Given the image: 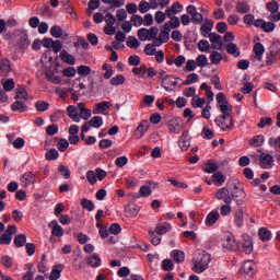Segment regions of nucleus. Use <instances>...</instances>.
Masks as SVG:
<instances>
[{
    "instance_id": "7",
    "label": "nucleus",
    "mask_w": 280,
    "mask_h": 280,
    "mask_svg": "<svg viewBox=\"0 0 280 280\" xmlns=\"http://www.w3.org/2000/svg\"><path fill=\"white\" fill-rule=\"evenodd\" d=\"M214 198L220 202H224V205H233L231 190H229L226 187L219 188L214 194Z\"/></svg>"
},
{
    "instance_id": "10",
    "label": "nucleus",
    "mask_w": 280,
    "mask_h": 280,
    "mask_svg": "<svg viewBox=\"0 0 280 280\" xmlns=\"http://www.w3.org/2000/svg\"><path fill=\"white\" fill-rule=\"evenodd\" d=\"M148 130H150V120L144 119V120L140 121L138 127L135 129L133 137L136 139H143V137H145V133L148 132Z\"/></svg>"
},
{
    "instance_id": "32",
    "label": "nucleus",
    "mask_w": 280,
    "mask_h": 280,
    "mask_svg": "<svg viewBox=\"0 0 280 280\" xmlns=\"http://www.w3.org/2000/svg\"><path fill=\"white\" fill-rule=\"evenodd\" d=\"M205 104H207V100L205 97H200V95H195L191 98L192 108H205Z\"/></svg>"
},
{
    "instance_id": "37",
    "label": "nucleus",
    "mask_w": 280,
    "mask_h": 280,
    "mask_svg": "<svg viewBox=\"0 0 280 280\" xmlns=\"http://www.w3.org/2000/svg\"><path fill=\"white\" fill-rule=\"evenodd\" d=\"M3 91L10 93L14 91V88L16 86V83L14 82V79H2L1 81Z\"/></svg>"
},
{
    "instance_id": "6",
    "label": "nucleus",
    "mask_w": 280,
    "mask_h": 280,
    "mask_svg": "<svg viewBox=\"0 0 280 280\" xmlns=\"http://www.w3.org/2000/svg\"><path fill=\"white\" fill-rule=\"evenodd\" d=\"M215 124L223 131L233 130V127L235 126V122H233V116L231 115L218 116L215 118Z\"/></svg>"
},
{
    "instance_id": "45",
    "label": "nucleus",
    "mask_w": 280,
    "mask_h": 280,
    "mask_svg": "<svg viewBox=\"0 0 280 280\" xmlns=\"http://www.w3.org/2000/svg\"><path fill=\"white\" fill-rule=\"evenodd\" d=\"M212 180H213L214 185H217V187H222V185H224L226 178L224 177V174H222V173H214L212 175Z\"/></svg>"
},
{
    "instance_id": "64",
    "label": "nucleus",
    "mask_w": 280,
    "mask_h": 280,
    "mask_svg": "<svg viewBox=\"0 0 280 280\" xmlns=\"http://www.w3.org/2000/svg\"><path fill=\"white\" fill-rule=\"evenodd\" d=\"M85 176L90 185H95L97 183V174L95 171H88Z\"/></svg>"
},
{
    "instance_id": "46",
    "label": "nucleus",
    "mask_w": 280,
    "mask_h": 280,
    "mask_svg": "<svg viewBox=\"0 0 280 280\" xmlns=\"http://www.w3.org/2000/svg\"><path fill=\"white\" fill-rule=\"evenodd\" d=\"M14 244L18 248H23L27 244V236L25 234H19L14 237Z\"/></svg>"
},
{
    "instance_id": "24",
    "label": "nucleus",
    "mask_w": 280,
    "mask_h": 280,
    "mask_svg": "<svg viewBox=\"0 0 280 280\" xmlns=\"http://www.w3.org/2000/svg\"><path fill=\"white\" fill-rule=\"evenodd\" d=\"M78 110L80 109L73 105L67 107L68 117H70V119H72V121L75 124H80L81 121L80 113Z\"/></svg>"
},
{
    "instance_id": "60",
    "label": "nucleus",
    "mask_w": 280,
    "mask_h": 280,
    "mask_svg": "<svg viewBox=\"0 0 280 280\" xmlns=\"http://www.w3.org/2000/svg\"><path fill=\"white\" fill-rule=\"evenodd\" d=\"M195 62L197 63V67L205 68L209 65V59L207 58V55H199Z\"/></svg>"
},
{
    "instance_id": "63",
    "label": "nucleus",
    "mask_w": 280,
    "mask_h": 280,
    "mask_svg": "<svg viewBox=\"0 0 280 280\" xmlns=\"http://www.w3.org/2000/svg\"><path fill=\"white\" fill-rule=\"evenodd\" d=\"M69 148V140L67 139H60L57 142V149L59 152H67V149Z\"/></svg>"
},
{
    "instance_id": "8",
    "label": "nucleus",
    "mask_w": 280,
    "mask_h": 280,
    "mask_svg": "<svg viewBox=\"0 0 280 280\" xmlns=\"http://www.w3.org/2000/svg\"><path fill=\"white\" fill-rule=\"evenodd\" d=\"M167 128L171 135H180L183 130V118L180 117L172 118L171 120L167 121Z\"/></svg>"
},
{
    "instance_id": "28",
    "label": "nucleus",
    "mask_w": 280,
    "mask_h": 280,
    "mask_svg": "<svg viewBox=\"0 0 280 280\" xmlns=\"http://www.w3.org/2000/svg\"><path fill=\"white\" fill-rule=\"evenodd\" d=\"M168 19L171 20L164 24V27H166L170 31L177 30V27H180V19H178V16L173 15Z\"/></svg>"
},
{
    "instance_id": "17",
    "label": "nucleus",
    "mask_w": 280,
    "mask_h": 280,
    "mask_svg": "<svg viewBox=\"0 0 280 280\" xmlns=\"http://www.w3.org/2000/svg\"><path fill=\"white\" fill-rule=\"evenodd\" d=\"M223 248L224 250H236L237 241H235V236L233 234H229L223 240Z\"/></svg>"
},
{
    "instance_id": "40",
    "label": "nucleus",
    "mask_w": 280,
    "mask_h": 280,
    "mask_svg": "<svg viewBox=\"0 0 280 280\" xmlns=\"http://www.w3.org/2000/svg\"><path fill=\"white\" fill-rule=\"evenodd\" d=\"M243 250L246 255H250V253H253V238L250 236H246L244 238Z\"/></svg>"
},
{
    "instance_id": "53",
    "label": "nucleus",
    "mask_w": 280,
    "mask_h": 280,
    "mask_svg": "<svg viewBox=\"0 0 280 280\" xmlns=\"http://www.w3.org/2000/svg\"><path fill=\"white\" fill-rule=\"evenodd\" d=\"M233 212V207H231V203H224L220 207V215L223 218H226L230 213Z\"/></svg>"
},
{
    "instance_id": "42",
    "label": "nucleus",
    "mask_w": 280,
    "mask_h": 280,
    "mask_svg": "<svg viewBox=\"0 0 280 280\" xmlns=\"http://www.w3.org/2000/svg\"><path fill=\"white\" fill-rule=\"evenodd\" d=\"M109 83L112 86H121V84H126V77L117 74L110 79Z\"/></svg>"
},
{
    "instance_id": "19",
    "label": "nucleus",
    "mask_w": 280,
    "mask_h": 280,
    "mask_svg": "<svg viewBox=\"0 0 280 280\" xmlns=\"http://www.w3.org/2000/svg\"><path fill=\"white\" fill-rule=\"evenodd\" d=\"M178 143H179L180 150H183L184 152H186V150H189L191 145V137L189 136V131H184L182 133Z\"/></svg>"
},
{
    "instance_id": "56",
    "label": "nucleus",
    "mask_w": 280,
    "mask_h": 280,
    "mask_svg": "<svg viewBox=\"0 0 280 280\" xmlns=\"http://www.w3.org/2000/svg\"><path fill=\"white\" fill-rule=\"evenodd\" d=\"M58 172L61 174L65 180H69V178H71V171L69 170V167L61 164L58 167Z\"/></svg>"
},
{
    "instance_id": "55",
    "label": "nucleus",
    "mask_w": 280,
    "mask_h": 280,
    "mask_svg": "<svg viewBox=\"0 0 280 280\" xmlns=\"http://www.w3.org/2000/svg\"><path fill=\"white\" fill-rule=\"evenodd\" d=\"M147 71H148V67L145 65L132 68V73L135 75H140V78H144Z\"/></svg>"
},
{
    "instance_id": "61",
    "label": "nucleus",
    "mask_w": 280,
    "mask_h": 280,
    "mask_svg": "<svg viewBox=\"0 0 280 280\" xmlns=\"http://www.w3.org/2000/svg\"><path fill=\"white\" fill-rule=\"evenodd\" d=\"M172 31H170V28L165 27V25H163V30L160 32L159 34V38L162 39V42L167 43V40H170V33Z\"/></svg>"
},
{
    "instance_id": "2",
    "label": "nucleus",
    "mask_w": 280,
    "mask_h": 280,
    "mask_svg": "<svg viewBox=\"0 0 280 280\" xmlns=\"http://www.w3.org/2000/svg\"><path fill=\"white\" fill-rule=\"evenodd\" d=\"M60 63L51 62L49 69L45 71V78L51 84H62V78L58 75L60 73Z\"/></svg>"
},
{
    "instance_id": "34",
    "label": "nucleus",
    "mask_w": 280,
    "mask_h": 280,
    "mask_svg": "<svg viewBox=\"0 0 280 280\" xmlns=\"http://www.w3.org/2000/svg\"><path fill=\"white\" fill-rule=\"evenodd\" d=\"M125 213L127 218H135L139 214V206L128 205L125 208Z\"/></svg>"
},
{
    "instance_id": "12",
    "label": "nucleus",
    "mask_w": 280,
    "mask_h": 280,
    "mask_svg": "<svg viewBox=\"0 0 280 280\" xmlns=\"http://www.w3.org/2000/svg\"><path fill=\"white\" fill-rule=\"evenodd\" d=\"M259 161L264 170H272L275 167V158L270 153H261Z\"/></svg>"
},
{
    "instance_id": "16",
    "label": "nucleus",
    "mask_w": 280,
    "mask_h": 280,
    "mask_svg": "<svg viewBox=\"0 0 280 280\" xmlns=\"http://www.w3.org/2000/svg\"><path fill=\"white\" fill-rule=\"evenodd\" d=\"M257 270V265L253 260H246L243 262L241 272H244L245 275H248L249 277H253Z\"/></svg>"
},
{
    "instance_id": "43",
    "label": "nucleus",
    "mask_w": 280,
    "mask_h": 280,
    "mask_svg": "<svg viewBox=\"0 0 280 280\" xmlns=\"http://www.w3.org/2000/svg\"><path fill=\"white\" fill-rule=\"evenodd\" d=\"M60 58L63 62H67V65H75V58H73L67 50L60 52Z\"/></svg>"
},
{
    "instance_id": "31",
    "label": "nucleus",
    "mask_w": 280,
    "mask_h": 280,
    "mask_svg": "<svg viewBox=\"0 0 280 280\" xmlns=\"http://www.w3.org/2000/svg\"><path fill=\"white\" fill-rule=\"evenodd\" d=\"M25 101H16L11 104V110L13 113H25L27 110V105L24 103Z\"/></svg>"
},
{
    "instance_id": "22",
    "label": "nucleus",
    "mask_w": 280,
    "mask_h": 280,
    "mask_svg": "<svg viewBox=\"0 0 280 280\" xmlns=\"http://www.w3.org/2000/svg\"><path fill=\"white\" fill-rule=\"evenodd\" d=\"M78 108L80 119H84L86 121L91 119V117H93V112L86 108V105L84 103H79Z\"/></svg>"
},
{
    "instance_id": "35",
    "label": "nucleus",
    "mask_w": 280,
    "mask_h": 280,
    "mask_svg": "<svg viewBox=\"0 0 280 280\" xmlns=\"http://www.w3.org/2000/svg\"><path fill=\"white\" fill-rule=\"evenodd\" d=\"M258 236L262 242H270L272 240V232L266 228H260Z\"/></svg>"
},
{
    "instance_id": "30",
    "label": "nucleus",
    "mask_w": 280,
    "mask_h": 280,
    "mask_svg": "<svg viewBox=\"0 0 280 280\" xmlns=\"http://www.w3.org/2000/svg\"><path fill=\"white\" fill-rule=\"evenodd\" d=\"M88 264L91 268H100L102 266V258L97 254H92L88 258Z\"/></svg>"
},
{
    "instance_id": "1",
    "label": "nucleus",
    "mask_w": 280,
    "mask_h": 280,
    "mask_svg": "<svg viewBox=\"0 0 280 280\" xmlns=\"http://www.w3.org/2000/svg\"><path fill=\"white\" fill-rule=\"evenodd\" d=\"M192 271L197 275H202L205 270H208L209 264H211V255L206 250H196L192 257Z\"/></svg>"
},
{
    "instance_id": "36",
    "label": "nucleus",
    "mask_w": 280,
    "mask_h": 280,
    "mask_svg": "<svg viewBox=\"0 0 280 280\" xmlns=\"http://www.w3.org/2000/svg\"><path fill=\"white\" fill-rule=\"evenodd\" d=\"M265 142L266 138L262 135H258L249 140V145H252L253 148H261V145H264Z\"/></svg>"
},
{
    "instance_id": "62",
    "label": "nucleus",
    "mask_w": 280,
    "mask_h": 280,
    "mask_svg": "<svg viewBox=\"0 0 280 280\" xmlns=\"http://www.w3.org/2000/svg\"><path fill=\"white\" fill-rule=\"evenodd\" d=\"M138 10L140 14H148V11L150 10V3L145 0H142L139 2Z\"/></svg>"
},
{
    "instance_id": "15",
    "label": "nucleus",
    "mask_w": 280,
    "mask_h": 280,
    "mask_svg": "<svg viewBox=\"0 0 280 280\" xmlns=\"http://www.w3.org/2000/svg\"><path fill=\"white\" fill-rule=\"evenodd\" d=\"M253 51H254L253 60L255 62H261V60H264V54L266 52V47H264V44L256 43L254 45Z\"/></svg>"
},
{
    "instance_id": "20",
    "label": "nucleus",
    "mask_w": 280,
    "mask_h": 280,
    "mask_svg": "<svg viewBox=\"0 0 280 280\" xmlns=\"http://www.w3.org/2000/svg\"><path fill=\"white\" fill-rule=\"evenodd\" d=\"M183 4H180L179 2H174L165 10V14L167 19H172V16H175V14H180V12H183Z\"/></svg>"
},
{
    "instance_id": "48",
    "label": "nucleus",
    "mask_w": 280,
    "mask_h": 280,
    "mask_svg": "<svg viewBox=\"0 0 280 280\" xmlns=\"http://www.w3.org/2000/svg\"><path fill=\"white\" fill-rule=\"evenodd\" d=\"M196 69H198V65L196 63V60L189 59L186 61V65L183 68V71H185V73H189L191 71H196Z\"/></svg>"
},
{
    "instance_id": "11",
    "label": "nucleus",
    "mask_w": 280,
    "mask_h": 280,
    "mask_svg": "<svg viewBox=\"0 0 280 280\" xmlns=\"http://www.w3.org/2000/svg\"><path fill=\"white\" fill-rule=\"evenodd\" d=\"M255 27H259L262 32L270 33L275 32L277 24L275 22H266L265 20L258 19L254 22Z\"/></svg>"
},
{
    "instance_id": "44",
    "label": "nucleus",
    "mask_w": 280,
    "mask_h": 280,
    "mask_svg": "<svg viewBox=\"0 0 280 280\" xmlns=\"http://www.w3.org/2000/svg\"><path fill=\"white\" fill-rule=\"evenodd\" d=\"M125 186L127 189H137L139 187V179L137 177H127Z\"/></svg>"
},
{
    "instance_id": "13",
    "label": "nucleus",
    "mask_w": 280,
    "mask_h": 280,
    "mask_svg": "<svg viewBox=\"0 0 280 280\" xmlns=\"http://www.w3.org/2000/svg\"><path fill=\"white\" fill-rule=\"evenodd\" d=\"M219 220H220V210L213 209L207 214L205 224L206 226H215Z\"/></svg>"
},
{
    "instance_id": "25",
    "label": "nucleus",
    "mask_w": 280,
    "mask_h": 280,
    "mask_svg": "<svg viewBox=\"0 0 280 280\" xmlns=\"http://www.w3.org/2000/svg\"><path fill=\"white\" fill-rule=\"evenodd\" d=\"M234 224L238 226V229H242L244 226V208L240 206L234 213Z\"/></svg>"
},
{
    "instance_id": "23",
    "label": "nucleus",
    "mask_w": 280,
    "mask_h": 280,
    "mask_svg": "<svg viewBox=\"0 0 280 280\" xmlns=\"http://www.w3.org/2000/svg\"><path fill=\"white\" fill-rule=\"evenodd\" d=\"M108 108H110V102L108 101L96 103L93 108V115H102L103 113H106Z\"/></svg>"
},
{
    "instance_id": "47",
    "label": "nucleus",
    "mask_w": 280,
    "mask_h": 280,
    "mask_svg": "<svg viewBox=\"0 0 280 280\" xmlns=\"http://www.w3.org/2000/svg\"><path fill=\"white\" fill-rule=\"evenodd\" d=\"M155 231L158 235H165V233H168V231H172V224L164 223V224L156 225Z\"/></svg>"
},
{
    "instance_id": "39",
    "label": "nucleus",
    "mask_w": 280,
    "mask_h": 280,
    "mask_svg": "<svg viewBox=\"0 0 280 280\" xmlns=\"http://www.w3.org/2000/svg\"><path fill=\"white\" fill-rule=\"evenodd\" d=\"M61 275H62V265H55L52 267L51 272H50L49 279L50 280H58V279H60Z\"/></svg>"
},
{
    "instance_id": "59",
    "label": "nucleus",
    "mask_w": 280,
    "mask_h": 280,
    "mask_svg": "<svg viewBox=\"0 0 280 280\" xmlns=\"http://www.w3.org/2000/svg\"><path fill=\"white\" fill-rule=\"evenodd\" d=\"M130 21H131L133 27H141V25H143V16H141L139 14H133L130 18Z\"/></svg>"
},
{
    "instance_id": "50",
    "label": "nucleus",
    "mask_w": 280,
    "mask_h": 280,
    "mask_svg": "<svg viewBox=\"0 0 280 280\" xmlns=\"http://www.w3.org/2000/svg\"><path fill=\"white\" fill-rule=\"evenodd\" d=\"M200 80V77H198L197 73H190L187 75L186 80L184 81L185 86H189L191 84H196Z\"/></svg>"
},
{
    "instance_id": "3",
    "label": "nucleus",
    "mask_w": 280,
    "mask_h": 280,
    "mask_svg": "<svg viewBox=\"0 0 280 280\" xmlns=\"http://www.w3.org/2000/svg\"><path fill=\"white\" fill-rule=\"evenodd\" d=\"M178 82H180V78L174 74H170L168 77L163 79V81L161 82V86L167 93H174V91L178 89Z\"/></svg>"
},
{
    "instance_id": "27",
    "label": "nucleus",
    "mask_w": 280,
    "mask_h": 280,
    "mask_svg": "<svg viewBox=\"0 0 280 280\" xmlns=\"http://www.w3.org/2000/svg\"><path fill=\"white\" fill-rule=\"evenodd\" d=\"M226 52L230 54V56H233L234 58H240L241 51L240 46L235 43H229L225 46Z\"/></svg>"
},
{
    "instance_id": "18",
    "label": "nucleus",
    "mask_w": 280,
    "mask_h": 280,
    "mask_svg": "<svg viewBox=\"0 0 280 280\" xmlns=\"http://www.w3.org/2000/svg\"><path fill=\"white\" fill-rule=\"evenodd\" d=\"M213 30V20L206 19L200 27V34L203 38H209Z\"/></svg>"
},
{
    "instance_id": "38",
    "label": "nucleus",
    "mask_w": 280,
    "mask_h": 280,
    "mask_svg": "<svg viewBox=\"0 0 280 280\" xmlns=\"http://www.w3.org/2000/svg\"><path fill=\"white\" fill-rule=\"evenodd\" d=\"M171 257L176 264H183V261H185V252L180 249H175L171 253Z\"/></svg>"
},
{
    "instance_id": "33",
    "label": "nucleus",
    "mask_w": 280,
    "mask_h": 280,
    "mask_svg": "<svg viewBox=\"0 0 280 280\" xmlns=\"http://www.w3.org/2000/svg\"><path fill=\"white\" fill-rule=\"evenodd\" d=\"M12 71V68L10 67V60L2 59L0 60V77L8 75Z\"/></svg>"
},
{
    "instance_id": "21",
    "label": "nucleus",
    "mask_w": 280,
    "mask_h": 280,
    "mask_svg": "<svg viewBox=\"0 0 280 280\" xmlns=\"http://www.w3.org/2000/svg\"><path fill=\"white\" fill-rule=\"evenodd\" d=\"M48 226L51 229V235L55 237H62V235H65V229H62V225L58 224V221H51Z\"/></svg>"
},
{
    "instance_id": "52",
    "label": "nucleus",
    "mask_w": 280,
    "mask_h": 280,
    "mask_svg": "<svg viewBox=\"0 0 280 280\" xmlns=\"http://www.w3.org/2000/svg\"><path fill=\"white\" fill-rule=\"evenodd\" d=\"M236 11L238 14H246L250 12V7L246 2H238L236 3Z\"/></svg>"
},
{
    "instance_id": "14",
    "label": "nucleus",
    "mask_w": 280,
    "mask_h": 280,
    "mask_svg": "<svg viewBox=\"0 0 280 280\" xmlns=\"http://www.w3.org/2000/svg\"><path fill=\"white\" fill-rule=\"evenodd\" d=\"M208 38L212 44L211 45L212 49H218L219 51H222L224 47V43H222V36L220 34L211 33Z\"/></svg>"
},
{
    "instance_id": "49",
    "label": "nucleus",
    "mask_w": 280,
    "mask_h": 280,
    "mask_svg": "<svg viewBox=\"0 0 280 280\" xmlns=\"http://www.w3.org/2000/svg\"><path fill=\"white\" fill-rule=\"evenodd\" d=\"M90 126H92V128H102V126H104V119L102 118V116H94L90 119Z\"/></svg>"
},
{
    "instance_id": "9",
    "label": "nucleus",
    "mask_w": 280,
    "mask_h": 280,
    "mask_svg": "<svg viewBox=\"0 0 280 280\" xmlns=\"http://www.w3.org/2000/svg\"><path fill=\"white\" fill-rule=\"evenodd\" d=\"M231 196H232V201L234 198V200H236V205H238V207H242V205H244L246 202V191H244V188H242V187L234 186V189L231 192Z\"/></svg>"
},
{
    "instance_id": "58",
    "label": "nucleus",
    "mask_w": 280,
    "mask_h": 280,
    "mask_svg": "<svg viewBox=\"0 0 280 280\" xmlns=\"http://www.w3.org/2000/svg\"><path fill=\"white\" fill-rule=\"evenodd\" d=\"M59 156H60V154L58 153V150H56V149H50L45 154V159L47 161H56V159H58Z\"/></svg>"
},
{
    "instance_id": "29",
    "label": "nucleus",
    "mask_w": 280,
    "mask_h": 280,
    "mask_svg": "<svg viewBox=\"0 0 280 280\" xmlns=\"http://www.w3.org/2000/svg\"><path fill=\"white\" fill-rule=\"evenodd\" d=\"M15 100L27 102V90L24 86L18 85L15 89Z\"/></svg>"
},
{
    "instance_id": "5",
    "label": "nucleus",
    "mask_w": 280,
    "mask_h": 280,
    "mask_svg": "<svg viewBox=\"0 0 280 280\" xmlns=\"http://www.w3.org/2000/svg\"><path fill=\"white\" fill-rule=\"evenodd\" d=\"M217 106L223 115H231L233 112V106L226 101V96L222 92L217 94Z\"/></svg>"
},
{
    "instance_id": "51",
    "label": "nucleus",
    "mask_w": 280,
    "mask_h": 280,
    "mask_svg": "<svg viewBox=\"0 0 280 280\" xmlns=\"http://www.w3.org/2000/svg\"><path fill=\"white\" fill-rule=\"evenodd\" d=\"M217 171H218V163H215L213 161H208L206 163V167L203 170V172H206V174H213Z\"/></svg>"
},
{
    "instance_id": "57",
    "label": "nucleus",
    "mask_w": 280,
    "mask_h": 280,
    "mask_svg": "<svg viewBox=\"0 0 280 280\" xmlns=\"http://www.w3.org/2000/svg\"><path fill=\"white\" fill-rule=\"evenodd\" d=\"M50 36H52V38H62V27L59 25L51 26Z\"/></svg>"
},
{
    "instance_id": "26",
    "label": "nucleus",
    "mask_w": 280,
    "mask_h": 280,
    "mask_svg": "<svg viewBox=\"0 0 280 280\" xmlns=\"http://www.w3.org/2000/svg\"><path fill=\"white\" fill-rule=\"evenodd\" d=\"M35 176L36 175L32 172L24 173L23 176L20 178L23 187H30V185L34 184Z\"/></svg>"
},
{
    "instance_id": "41",
    "label": "nucleus",
    "mask_w": 280,
    "mask_h": 280,
    "mask_svg": "<svg viewBox=\"0 0 280 280\" xmlns=\"http://www.w3.org/2000/svg\"><path fill=\"white\" fill-rule=\"evenodd\" d=\"M126 45L129 47V49H139V47H141V42H139V39H137L135 36H129Z\"/></svg>"
},
{
    "instance_id": "4",
    "label": "nucleus",
    "mask_w": 280,
    "mask_h": 280,
    "mask_svg": "<svg viewBox=\"0 0 280 280\" xmlns=\"http://www.w3.org/2000/svg\"><path fill=\"white\" fill-rule=\"evenodd\" d=\"M159 36V27L152 26L151 28H140L138 30V38L139 40H154Z\"/></svg>"
},
{
    "instance_id": "54",
    "label": "nucleus",
    "mask_w": 280,
    "mask_h": 280,
    "mask_svg": "<svg viewBox=\"0 0 280 280\" xmlns=\"http://www.w3.org/2000/svg\"><path fill=\"white\" fill-rule=\"evenodd\" d=\"M210 62H212V65H220V62H222V54L213 50L210 55Z\"/></svg>"
}]
</instances>
